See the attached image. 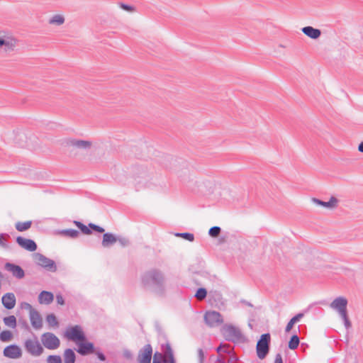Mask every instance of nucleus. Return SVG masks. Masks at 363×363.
<instances>
[{"instance_id":"f704fd0d","label":"nucleus","mask_w":363,"mask_h":363,"mask_svg":"<svg viewBox=\"0 0 363 363\" xmlns=\"http://www.w3.org/2000/svg\"><path fill=\"white\" fill-rule=\"evenodd\" d=\"M74 225L78 228H79L82 232L84 233V234H86V235H89L91 233V230L89 229V227H87L85 225H84L83 223H82L81 222L79 221H74Z\"/></svg>"},{"instance_id":"f03ea898","label":"nucleus","mask_w":363,"mask_h":363,"mask_svg":"<svg viewBox=\"0 0 363 363\" xmlns=\"http://www.w3.org/2000/svg\"><path fill=\"white\" fill-rule=\"evenodd\" d=\"M68 145L75 155H82L89 153L93 148V143L89 140L71 139Z\"/></svg>"},{"instance_id":"6ab92c4d","label":"nucleus","mask_w":363,"mask_h":363,"mask_svg":"<svg viewBox=\"0 0 363 363\" xmlns=\"http://www.w3.org/2000/svg\"><path fill=\"white\" fill-rule=\"evenodd\" d=\"M2 304L6 309H12L16 305V297L13 293H6L2 296Z\"/></svg>"},{"instance_id":"603ef678","label":"nucleus","mask_w":363,"mask_h":363,"mask_svg":"<svg viewBox=\"0 0 363 363\" xmlns=\"http://www.w3.org/2000/svg\"><path fill=\"white\" fill-rule=\"evenodd\" d=\"M17 139L18 140H23V139H26V136L23 133H20V134L18 135Z\"/></svg>"},{"instance_id":"4d7b16f0","label":"nucleus","mask_w":363,"mask_h":363,"mask_svg":"<svg viewBox=\"0 0 363 363\" xmlns=\"http://www.w3.org/2000/svg\"><path fill=\"white\" fill-rule=\"evenodd\" d=\"M162 361H160V359H156L155 358H153V362L152 363H162Z\"/></svg>"},{"instance_id":"8fccbe9b","label":"nucleus","mask_w":363,"mask_h":363,"mask_svg":"<svg viewBox=\"0 0 363 363\" xmlns=\"http://www.w3.org/2000/svg\"><path fill=\"white\" fill-rule=\"evenodd\" d=\"M163 363H175L174 358H170V359H164Z\"/></svg>"},{"instance_id":"9b49d317","label":"nucleus","mask_w":363,"mask_h":363,"mask_svg":"<svg viewBox=\"0 0 363 363\" xmlns=\"http://www.w3.org/2000/svg\"><path fill=\"white\" fill-rule=\"evenodd\" d=\"M347 300L343 296L335 298L330 304V308L336 311L340 316L347 313Z\"/></svg>"},{"instance_id":"6e6552de","label":"nucleus","mask_w":363,"mask_h":363,"mask_svg":"<svg viewBox=\"0 0 363 363\" xmlns=\"http://www.w3.org/2000/svg\"><path fill=\"white\" fill-rule=\"evenodd\" d=\"M203 318L206 324L211 328L219 326L223 323L222 315L216 311H206Z\"/></svg>"},{"instance_id":"58836bf2","label":"nucleus","mask_w":363,"mask_h":363,"mask_svg":"<svg viewBox=\"0 0 363 363\" xmlns=\"http://www.w3.org/2000/svg\"><path fill=\"white\" fill-rule=\"evenodd\" d=\"M176 236L181 237V238L186 239L190 242H192L194 240V235L192 233H177Z\"/></svg>"},{"instance_id":"e433bc0d","label":"nucleus","mask_w":363,"mask_h":363,"mask_svg":"<svg viewBox=\"0 0 363 363\" xmlns=\"http://www.w3.org/2000/svg\"><path fill=\"white\" fill-rule=\"evenodd\" d=\"M221 229L218 226H213L209 229L208 234L212 238H217L220 233Z\"/></svg>"},{"instance_id":"de8ad7c7","label":"nucleus","mask_w":363,"mask_h":363,"mask_svg":"<svg viewBox=\"0 0 363 363\" xmlns=\"http://www.w3.org/2000/svg\"><path fill=\"white\" fill-rule=\"evenodd\" d=\"M274 363H283L282 357L280 354L276 355Z\"/></svg>"},{"instance_id":"79ce46f5","label":"nucleus","mask_w":363,"mask_h":363,"mask_svg":"<svg viewBox=\"0 0 363 363\" xmlns=\"http://www.w3.org/2000/svg\"><path fill=\"white\" fill-rule=\"evenodd\" d=\"M89 228H91L92 230L99 233H104L105 231V230L102 227L95 225L94 223H89Z\"/></svg>"},{"instance_id":"a18cd8bd","label":"nucleus","mask_w":363,"mask_h":363,"mask_svg":"<svg viewBox=\"0 0 363 363\" xmlns=\"http://www.w3.org/2000/svg\"><path fill=\"white\" fill-rule=\"evenodd\" d=\"M198 358L199 363H203L204 359V353L202 349L198 350Z\"/></svg>"},{"instance_id":"bb28decb","label":"nucleus","mask_w":363,"mask_h":363,"mask_svg":"<svg viewBox=\"0 0 363 363\" xmlns=\"http://www.w3.org/2000/svg\"><path fill=\"white\" fill-rule=\"evenodd\" d=\"M236 361L237 357L233 354H228V361L225 360V357L223 356V354H220L218 357V363H234Z\"/></svg>"},{"instance_id":"2eb2a0df","label":"nucleus","mask_w":363,"mask_h":363,"mask_svg":"<svg viewBox=\"0 0 363 363\" xmlns=\"http://www.w3.org/2000/svg\"><path fill=\"white\" fill-rule=\"evenodd\" d=\"M16 242L22 248H23L29 252H34L37 249V245H36L35 242L30 239H27V238H24L23 237L18 236L16 238Z\"/></svg>"},{"instance_id":"f257e3e1","label":"nucleus","mask_w":363,"mask_h":363,"mask_svg":"<svg viewBox=\"0 0 363 363\" xmlns=\"http://www.w3.org/2000/svg\"><path fill=\"white\" fill-rule=\"evenodd\" d=\"M143 286L150 290L158 296H164L167 292L166 278L164 273L157 269H151L145 272L141 276Z\"/></svg>"},{"instance_id":"20e7f679","label":"nucleus","mask_w":363,"mask_h":363,"mask_svg":"<svg viewBox=\"0 0 363 363\" xmlns=\"http://www.w3.org/2000/svg\"><path fill=\"white\" fill-rule=\"evenodd\" d=\"M221 333L225 340L237 342L242 338L240 330L232 325H225L221 328Z\"/></svg>"},{"instance_id":"5fc2aeb1","label":"nucleus","mask_w":363,"mask_h":363,"mask_svg":"<svg viewBox=\"0 0 363 363\" xmlns=\"http://www.w3.org/2000/svg\"><path fill=\"white\" fill-rule=\"evenodd\" d=\"M122 7H123L124 9L127 10V11H131V10H132L131 6H128V5H124V4H123V5H122Z\"/></svg>"},{"instance_id":"4c0bfd02","label":"nucleus","mask_w":363,"mask_h":363,"mask_svg":"<svg viewBox=\"0 0 363 363\" xmlns=\"http://www.w3.org/2000/svg\"><path fill=\"white\" fill-rule=\"evenodd\" d=\"M207 291L204 288H200L197 290L195 296L198 300H203L206 298Z\"/></svg>"},{"instance_id":"ddd939ff","label":"nucleus","mask_w":363,"mask_h":363,"mask_svg":"<svg viewBox=\"0 0 363 363\" xmlns=\"http://www.w3.org/2000/svg\"><path fill=\"white\" fill-rule=\"evenodd\" d=\"M152 349L150 345L147 344L139 352L138 361L139 363H151Z\"/></svg>"},{"instance_id":"a211bd4d","label":"nucleus","mask_w":363,"mask_h":363,"mask_svg":"<svg viewBox=\"0 0 363 363\" xmlns=\"http://www.w3.org/2000/svg\"><path fill=\"white\" fill-rule=\"evenodd\" d=\"M5 269L12 273L13 276L18 278L22 279L25 276L24 271L23 269L14 264L6 263L5 264Z\"/></svg>"},{"instance_id":"49530a36","label":"nucleus","mask_w":363,"mask_h":363,"mask_svg":"<svg viewBox=\"0 0 363 363\" xmlns=\"http://www.w3.org/2000/svg\"><path fill=\"white\" fill-rule=\"evenodd\" d=\"M56 301H57V303L60 305H64L65 304V300H64V298L63 296L61 295V294H57L56 296Z\"/></svg>"},{"instance_id":"c756f323","label":"nucleus","mask_w":363,"mask_h":363,"mask_svg":"<svg viewBox=\"0 0 363 363\" xmlns=\"http://www.w3.org/2000/svg\"><path fill=\"white\" fill-rule=\"evenodd\" d=\"M13 338V334L9 330H4L0 333V340L3 342H9Z\"/></svg>"},{"instance_id":"ea45409f","label":"nucleus","mask_w":363,"mask_h":363,"mask_svg":"<svg viewBox=\"0 0 363 363\" xmlns=\"http://www.w3.org/2000/svg\"><path fill=\"white\" fill-rule=\"evenodd\" d=\"M48 363H62V359L58 355H50L47 359Z\"/></svg>"},{"instance_id":"b1692460","label":"nucleus","mask_w":363,"mask_h":363,"mask_svg":"<svg viewBox=\"0 0 363 363\" xmlns=\"http://www.w3.org/2000/svg\"><path fill=\"white\" fill-rule=\"evenodd\" d=\"M64 363H74L76 360V355L72 349H67L63 354Z\"/></svg>"},{"instance_id":"f8f14e48","label":"nucleus","mask_w":363,"mask_h":363,"mask_svg":"<svg viewBox=\"0 0 363 363\" xmlns=\"http://www.w3.org/2000/svg\"><path fill=\"white\" fill-rule=\"evenodd\" d=\"M3 354L10 359H18L22 356V350L16 345H10L4 349Z\"/></svg>"},{"instance_id":"13d9d810","label":"nucleus","mask_w":363,"mask_h":363,"mask_svg":"<svg viewBox=\"0 0 363 363\" xmlns=\"http://www.w3.org/2000/svg\"><path fill=\"white\" fill-rule=\"evenodd\" d=\"M19 145H20L21 147H24V146H26V145H24V144H21V143H19Z\"/></svg>"},{"instance_id":"a878e982","label":"nucleus","mask_w":363,"mask_h":363,"mask_svg":"<svg viewBox=\"0 0 363 363\" xmlns=\"http://www.w3.org/2000/svg\"><path fill=\"white\" fill-rule=\"evenodd\" d=\"M32 225V222L30 220H28L26 222H17L15 225L16 229L19 232H23L28 230Z\"/></svg>"},{"instance_id":"7c9ffc66","label":"nucleus","mask_w":363,"mask_h":363,"mask_svg":"<svg viewBox=\"0 0 363 363\" xmlns=\"http://www.w3.org/2000/svg\"><path fill=\"white\" fill-rule=\"evenodd\" d=\"M163 352H164V354H163L164 359H170L171 357L174 358L173 351H172V347L169 343H167L164 346Z\"/></svg>"},{"instance_id":"aec40b11","label":"nucleus","mask_w":363,"mask_h":363,"mask_svg":"<svg viewBox=\"0 0 363 363\" xmlns=\"http://www.w3.org/2000/svg\"><path fill=\"white\" fill-rule=\"evenodd\" d=\"M301 31L308 38L316 40L320 35L321 31L318 28H315L312 26H306L301 28Z\"/></svg>"},{"instance_id":"37998d69","label":"nucleus","mask_w":363,"mask_h":363,"mask_svg":"<svg viewBox=\"0 0 363 363\" xmlns=\"http://www.w3.org/2000/svg\"><path fill=\"white\" fill-rule=\"evenodd\" d=\"M344 321V324L346 328H350L351 327V323L348 318L347 313L342 315L340 316Z\"/></svg>"},{"instance_id":"393cba45","label":"nucleus","mask_w":363,"mask_h":363,"mask_svg":"<svg viewBox=\"0 0 363 363\" xmlns=\"http://www.w3.org/2000/svg\"><path fill=\"white\" fill-rule=\"evenodd\" d=\"M303 317V313H298L297 315H296L295 316H294L290 320L289 322L287 323L286 326V328H285V332L286 333H289L290 332V330L292 329L294 325L298 322Z\"/></svg>"},{"instance_id":"423d86ee","label":"nucleus","mask_w":363,"mask_h":363,"mask_svg":"<svg viewBox=\"0 0 363 363\" xmlns=\"http://www.w3.org/2000/svg\"><path fill=\"white\" fill-rule=\"evenodd\" d=\"M65 337L69 340L73 341L76 343L79 342H84L86 340L82 328L79 325L68 327L65 330Z\"/></svg>"},{"instance_id":"c03bdc74","label":"nucleus","mask_w":363,"mask_h":363,"mask_svg":"<svg viewBox=\"0 0 363 363\" xmlns=\"http://www.w3.org/2000/svg\"><path fill=\"white\" fill-rule=\"evenodd\" d=\"M22 308L26 309V310L29 311V314H30L32 311H35V309L33 308L32 307V306L30 303H22Z\"/></svg>"},{"instance_id":"f3484780","label":"nucleus","mask_w":363,"mask_h":363,"mask_svg":"<svg viewBox=\"0 0 363 363\" xmlns=\"http://www.w3.org/2000/svg\"><path fill=\"white\" fill-rule=\"evenodd\" d=\"M77 345H78L77 352L82 355H87L94 352V345L91 342H79Z\"/></svg>"},{"instance_id":"dca6fc26","label":"nucleus","mask_w":363,"mask_h":363,"mask_svg":"<svg viewBox=\"0 0 363 363\" xmlns=\"http://www.w3.org/2000/svg\"><path fill=\"white\" fill-rule=\"evenodd\" d=\"M29 318L31 323V325L35 330H39L43 327V319L39 312L35 311H32L30 314H29Z\"/></svg>"},{"instance_id":"864d4df0","label":"nucleus","mask_w":363,"mask_h":363,"mask_svg":"<svg viewBox=\"0 0 363 363\" xmlns=\"http://www.w3.org/2000/svg\"><path fill=\"white\" fill-rule=\"evenodd\" d=\"M358 150L360 152H363V141L361 142L359 145H358Z\"/></svg>"},{"instance_id":"c85d7f7f","label":"nucleus","mask_w":363,"mask_h":363,"mask_svg":"<svg viewBox=\"0 0 363 363\" xmlns=\"http://www.w3.org/2000/svg\"><path fill=\"white\" fill-rule=\"evenodd\" d=\"M60 234H62V235L66 236V237H69V238H77L79 236V233L77 230L67 229V230H62L60 232Z\"/></svg>"},{"instance_id":"3c124183","label":"nucleus","mask_w":363,"mask_h":363,"mask_svg":"<svg viewBox=\"0 0 363 363\" xmlns=\"http://www.w3.org/2000/svg\"><path fill=\"white\" fill-rule=\"evenodd\" d=\"M96 354H97V356H98L99 359L101 361H105L106 357H105V356H104V354H102V353H101V352H97V353H96Z\"/></svg>"},{"instance_id":"2f4dec72","label":"nucleus","mask_w":363,"mask_h":363,"mask_svg":"<svg viewBox=\"0 0 363 363\" xmlns=\"http://www.w3.org/2000/svg\"><path fill=\"white\" fill-rule=\"evenodd\" d=\"M9 235L6 233H0V247L4 249H9V245L8 243V238Z\"/></svg>"},{"instance_id":"5701e85b","label":"nucleus","mask_w":363,"mask_h":363,"mask_svg":"<svg viewBox=\"0 0 363 363\" xmlns=\"http://www.w3.org/2000/svg\"><path fill=\"white\" fill-rule=\"evenodd\" d=\"M65 21V18L62 14H55L50 18L48 23L50 25L61 26Z\"/></svg>"},{"instance_id":"473e14b6","label":"nucleus","mask_w":363,"mask_h":363,"mask_svg":"<svg viewBox=\"0 0 363 363\" xmlns=\"http://www.w3.org/2000/svg\"><path fill=\"white\" fill-rule=\"evenodd\" d=\"M46 321L51 327H58L59 325L56 316L52 313L47 315Z\"/></svg>"},{"instance_id":"9d476101","label":"nucleus","mask_w":363,"mask_h":363,"mask_svg":"<svg viewBox=\"0 0 363 363\" xmlns=\"http://www.w3.org/2000/svg\"><path fill=\"white\" fill-rule=\"evenodd\" d=\"M33 257L34 262L42 267H44L51 272H55L57 270V267L55 262L46 257L40 253H35L33 254Z\"/></svg>"},{"instance_id":"cd10ccee","label":"nucleus","mask_w":363,"mask_h":363,"mask_svg":"<svg viewBox=\"0 0 363 363\" xmlns=\"http://www.w3.org/2000/svg\"><path fill=\"white\" fill-rule=\"evenodd\" d=\"M4 324L11 328L16 327V318L14 315H9L4 318Z\"/></svg>"},{"instance_id":"09e8293b","label":"nucleus","mask_w":363,"mask_h":363,"mask_svg":"<svg viewBox=\"0 0 363 363\" xmlns=\"http://www.w3.org/2000/svg\"><path fill=\"white\" fill-rule=\"evenodd\" d=\"M155 357H156V359H160V361H162V362H163L164 357H163V354H162L159 353V352H156V353L154 354L153 358H155Z\"/></svg>"},{"instance_id":"6e6d98bb","label":"nucleus","mask_w":363,"mask_h":363,"mask_svg":"<svg viewBox=\"0 0 363 363\" xmlns=\"http://www.w3.org/2000/svg\"><path fill=\"white\" fill-rule=\"evenodd\" d=\"M133 182H134V184H135V186H137V185L140 184L141 181H140V180L138 181L136 179H134V181H133Z\"/></svg>"},{"instance_id":"0eeeda50","label":"nucleus","mask_w":363,"mask_h":363,"mask_svg":"<svg viewBox=\"0 0 363 363\" xmlns=\"http://www.w3.org/2000/svg\"><path fill=\"white\" fill-rule=\"evenodd\" d=\"M270 342V335L269 333L263 334L261 335L257 344V354L260 359L266 357L269 352V345Z\"/></svg>"},{"instance_id":"a19ab883","label":"nucleus","mask_w":363,"mask_h":363,"mask_svg":"<svg viewBox=\"0 0 363 363\" xmlns=\"http://www.w3.org/2000/svg\"><path fill=\"white\" fill-rule=\"evenodd\" d=\"M117 242H118L121 246L125 247L129 245V240L125 237L118 236L116 237Z\"/></svg>"},{"instance_id":"72a5a7b5","label":"nucleus","mask_w":363,"mask_h":363,"mask_svg":"<svg viewBox=\"0 0 363 363\" xmlns=\"http://www.w3.org/2000/svg\"><path fill=\"white\" fill-rule=\"evenodd\" d=\"M299 344V338L296 335H294L291 337V340L289 342V347L291 350H295L298 347Z\"/></svg>"},{"instance_id":"c9c22d12","label":"nucleus","mask_w":363,"mask_h":363,"mask_svg":"<svg viewBox=\"0 0 363 363\" xmlns=\"http://www.w3.org/2000/svg\"><path fill=\"white\" fill-rule=\"evenodd\" d=\"M217 352L219 353V355L222 354H221L222 352L230 354L231 352V348L229 345H227V344L220 345L217 348Z\"/></svg>"},{"instance_id":"7ed1b4c3","label":"nucleus","mask_w":363,"mask_h":363,"mask_svg":"<svg viewBox=\"0 0 363 363\" xmlns=\"http://www.w3.org/2000/svg\"><path fill=\"white\" fill-rule=\"evenodd\" d=\"M18 40L11 34L0 33V53L9 54L16 50Z\"/></svg>"},{"instance_id":"4468645a","label":"nucleus","mask_w":363,"mask_h":363,"mask_svg":"<svg viewBox=\"0 0 363 363\" xmlns=\"http://www.w3.org/2000/svg\"><path fill=\"white\" fill-rule=\"evenodd\" d=\"M312 202L329 210H333L337 207L339 201L337 198L331 196L328 201H323L318 199L313 198Z\"/></svg>"},{"instance_id":"1a4fd4ad","label":"nucleus","mask_w":363,"mask_h":363,"mask_svg":"<svg viewBox=\"0 0 363 363\" xmlns=\"http://www.w3.org/2000/svg\"><path fill=\"white\" fill-rule=\"evenodd\" d=\"M43 346L48 350H56L60 347V339L52 333H45L41 335Z\"/></svg>"},{"instance_id":"412c9836","label":"nucleus","mask_w":363,"mask_h":363,"mask_svg":"<svg viewBox=\"0 0 363 363\" xmlns=\"http://www.w3.org/2000/svg\"><path fill=\"white\" fill-rule=\"evenodd\" d=\"M54 300V295L52 293L47 291H43L38 295V302L40 304L48 305Z\"/></svg>"},{"instance_id":"4be33fe9","label":"nucleus","mask_w":363,"mask_h":363,"mask_svg":"<svg viewBox=\"0 0 363 363\" xmlns=\"http://www.w3.org/2000/svg\"><path fill=\"white\" fill-rule=\"evenodd\" d=\"M117 242L116 236L110 233H104L102 240V246L104 247H108Z\"/></svg>"},{"instance_id":"39448f33","label":"nucleus","mask_w":363,"mask_h":363,"mask_svg":"<svg viewBox=\"0 0 363 363\" xmlns=\"http://www.w3.org/2000/svg\"><path fill=\"white\" fill-rule=\"evenodd\" d=\"M25 350L33 357L40 356L44 349L36 337L26 340L24 342Z\"/></svg>"}]
</instances>
